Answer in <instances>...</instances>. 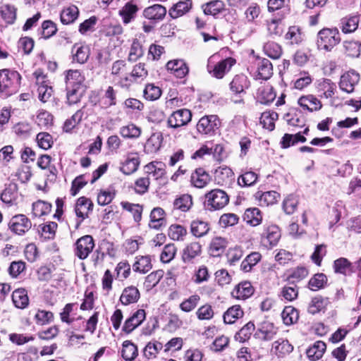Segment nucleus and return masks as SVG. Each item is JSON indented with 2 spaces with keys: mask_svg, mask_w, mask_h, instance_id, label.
Returning <instances> with one entry per match:
<instances>
[{
  "mask_svg": "<svg viewBox=\"0 0 361 361\" xmlns=\"http://www.w3.org/2000/svg\"><path fill=\"white\" fill-rule=\"evenodd\" d=\"M163 345L159 342H149L144 348L143 353L147 359L155 358L158 353L162 349Z\"/></svg>",
  "mask_w": 361,
  "mask_h": 361,
  "instance_id": "nucleus-60",
  "label": "nucleus"
},
{
  "mask_svg": "<svg viewBox=\"0 0 361 361\" xmlns=\"http://www.w3.org/2000/svg\"><path fill=\"white\" fill-rule=\"evenodd\" d=\"M210 175L202 168L197 169L191 175L192 184L198 188H203L211 181Z\"/></svg>",
  "mask_w": 361,
  "mask_h": 361,
  "instance_id": "nucleus-14",
  "label": "nucleus"
},
{
  "mask_svg": "<svg viewBox=\"0 0 361 361\" xmlns=\"http://www.w3.org/2000/svg\"><path fill=\"white\" fill-rule=\"evenodd\" d=\"M192 4L191 0L179 1L169 10V15L173 18H177L182 16L190 11L192 8Z\"/></svg>",
  "mask_w": 361,
  "mask_h": 361,
  "instance_id": "nucleus-32",
  "label": "nucleus"
},
{
  "mask_svg": "<svg viewBox=\"0 0 361 361\" xmlns=\"http://www.w3.org/2000/svg\"><path fill=\"white\" fill-rule=\"evenodd\" d=\"M166 13V9L160 4H154L144 10L143 15L145 18L151 20H161Z\"/></svg>",
  "mask_w": 361,
  "mask_h": 361,
  "instance_id": "nucleus-23",
  "label": "nucleus"
},
{
  "mask_svg": "<svg viewBox=\"0 0 361 361\" xmlns=\"http://www.w3.org/2000/svg\"><path fill=\"white\" fill-rule=\"evenodd\" d=\"M220 126V121L216 115L202 116L197 123V130L202 135H212Z\"/></svg>",
  "mask_w": 361,
  "mask_h": 361,
  "instance_id": "nucleus-4",
  "label": "nucleus"
},
{
  "mask_svg": "<svg viewBox=\"0 0 361 361\" xmlns=\"http://www.w3.org/2000/svg\"><path fill=\"white\" fill-rule=\"evenodd\" d=\"M139 164L138 157L128 154L126 159L121 163L120 171L126 175H130L137 170Z\"/></svg>",
  "mask_w": 361,
  "mask_h": 361,
  "instance_id": "nucleus-24",
  "label": "nucleus"
},
{
  "mask_svg": "<svg viewBox=\"0 0 361 361\" xmlns=\"http://www.w3.org/2000/svg\"><path fill=\"white\" fill-rule=\"evenodd\" d=\"M21 77L15 71L0 70V92L12 93L16 92L20 85Z\"/></svg>",
  "mask_w": 361,
  "mask_h": 361,
  "instance_id": "nucleus-3",
  "label": "nucleus"
},
{
  "mask_svg": "<svg viewBox=\"0 0 361 361\" xmlns=\"http://www.w3.org/2000/svg\"><path fill=\"white\" fill-rule=\"evenodd\" d=\"M51 204L42 200H38L32 204V214L35 217H40L50 213Z\"/></svg>",
  "mask_w": 361,
  "mask_h": 361,
  "instance_id": "nucleus-46",
  "label": "nucleus"
},
{
  "mask_svg": "<svg viewBox=\"0 0 361 361\" xmlns=\"http://www.w3.org/2000/svg\"><path fill=\"white\" fill-rule=\"evenodd\" d=\"M235 60L233 58H227L216 63L214 66L211 64V61H209L207 65V71L209 74L217 79H221L226 73L230 71L231 67L235 64Z\"/></svg>",
  "mask_w": 361,
  "mask_h": 361,
  "instance_id": "nucleus-5",
  "label": "nucleus"
},
{
  "mask_svg": "<svg viewBox=\"0 0 361 361\" xmlns=\"http://www.w3.org/2000/svg\"><path fill=\"white\" fill-rule=\"evenodd\" d=\"M166 68L173 71L177 78H183L188 73V68L182 60L170 61L166 63Z\"/></svg>",
  "mask_w": 361,
  "mask_h": 361,
  "instance_id": "nucleus-26",
  "label": "nucleus"
},
{
  "mask_svg": "<svg viewBox=\"0 0 361 361\" xmlns=\"http://www.w3.org/2000/svg\"><path fill=\"white\" fill-rule=\"evenodd\" d=\"M257 98L261 104H269L276 98V93L271 86H262L257 90Z\"/></svg>",
  "mask_w": 361,
  "mask_h": 361,
  "instance_id": "nucleus-25",
  "label": "nucleus"
},
{
  "mask_svg": "<svg viewBox=\"0 0 361 361\" xmlns=\"http://www.w3.org/2000/svg\"><path fill=\"white\" fill-rule=\"evenodd\" d=\"M227 240L224 238L221 237H215L212 239L210 246H209V252L210 254L214 257L219 256L222 254L226 246H227Z\"/></svg>",
  "mask_w": 361,
  "mask_h": 361,
  "instance_id": "nucleus-36",
  "label": "nucleus"
},
{
  "mask_svg": "<svg viewBox=\"0 0 361 361\" xmlns=\"http://www.w3.org/2000/svg\"><path fill=\"white\" fill-rule=\"evenodd\" d=\"M192 205V196L188 194H184L180 196L173 202L174 208L184 212L188 211Z\"/></svg>",
  "mask_w": 361,
  "mask_h": 361,
  "instance_id": "nucleus-47",
  "label": "nucleus"
},
{
  "mask_svg": "<svg viewBox=\"0 0 361 361\" xmlns=\"http://www.w3.org/2000/svg\"><path fill=\"white\" fill-rule=\"evenodd\" d=\"M192 119V113L189 109H181L173 112L167 120L168 126L173 128L186 126Z\"/></svg>",
  "mask_w": 361,
  "mask_h": 361,
  "instance_id": "nucleus-6",
  "label": "nucleus"
},
{
  "mask_svg": "<svg viewBox=\"0 0 361 361\" xmlns=\"http://www.w3.org/2000/svg\"><path fill=\"white\" fill-rule=\"evenodd\" d=\"M8 227L13 233L17 235H23L31 228L32 223L26 216L18 214L11 219Z\"/></svg>",
  "mask_w": 361,
  "mask_h": 361,
  "instance_id": "nucleus-7",
  "label": "nucleus"
},
{
  "mask_svg": "<svg viewBox=\"0 0 361 361\" xmlns=\"http://www.w3.org/2000/svg\"><path fill=\"white\" fill-rule=\"evenodd\" d=\"M35 75L37 80L36 83L38 85V97L42 102H46L52 94V88L47 84L46 81H44V75L40 74L38 71L35 73Z\"/></svg>",
  "mask_w": 361,
  "mask_h": 361,
  "instance_id": "nucleus-12",
  "label": "nucleus"
},
{
  "mask_svg": "<svg viewBox=\"0 0 361 361\" xmlns=\"http://www.w3.org/2000/svg\"><path fill=\"white\" fill-rule=\"evenodd\" d=\"M144 54V50L141 43L137 39H134L130 52L128 54V61L134 62L142 57Z\"/></svg>",
  "mask_w": 361,
  "mask_h": 361,
  "instance_id": "nucleus-57",
  "label": "nucleus"
},
{
  "mask_svg": "<svg viewBox=\"0 0 361 361\" xmlns=\"http://www.w3.org/2000/svg\"><path fill=\"white\" fill-rule=\"evenodd\" d=\"M161 94V90L158 86L154 84H148L145 86L144 90V97L146 99L149 101H154L158 99Z\"/></svg>",
  "mask_w": 361,
  "mask_h": 361,
  "instance_id": "nucleus-63",
  "label": "nucleus"
},
{
  "mask_svg": "<svg viewBox=\"0 0 361 361\" xmlns=\"http://www.w3.org/2000/svg\"><path fill=\"white\" fill-rule=\"evenodd\" d=\"M273 74V67L269 59H263L258 61L257 77L259 79L268 80Z\"/></svg>",
  "mask_w": 361,
  "mask_h": 361,
  "instance_id": "nucleus-30",
  "label": "nucleus"
},
{
  "mask_svg": "<svg viewBox=\"0 0 361 361\" xmlns=\"http://www.w3.org/2000/svg\"><path fill=\"white\" fill-rule=\"evenodd\" d=\"M273 350L279 356H283L292 352L293 347L287 340L279 339L273 343Z\"/></svg>",
  "mask_w": 361,
  "mask_h": 361,
  "instance_id": "nucleus-45",
  "label": "nucleus"
},
{
  "mask_svg": "<svg viewBox=\"0 0 361 361\" xmlns=\"http://www.w3.org/2000/svg\"><path fill=\"white\" fill-rule=\"evenodd\" d=\"M298 104L303 109L310 112L319 111L322 107L321 101L314 94L301 96L298 100Z\"/></svg>",
  "mask_w": 361,
  "mask_h": 361,
  "instance_id": "nucleus-11",
  "label": "nucleus"
},
{
  "mask_svg": "<svg viewBox=\"0 0 361 361\" xmlns=\"http://www.w3.org/2000/svg\"><path fill=\"white\" fill-rule=\"evenodd\" d=\"M280 238L281 233L279 228L275 225L267 226L262 234L263 242L268 243L270 246L276 245Z\"/></svg>",
  "mask_w": 361,
  "mask_h": 361,
  "instance_id": "nucleus-15",
  "label": "nucleus"
},
{
  "mask_svg": "<svg viewBox=\"0 0 361 361\" xmlns=\"http://www.w3.org/2000/svg\"><path fill=\"white\" fill-rule=\"evenodd\" d=\"M92 203L91 200L85 197H80L75 205V212L77 216L81 218V221L88 216L90 211L92 210Z\"/></svg>",
  "mask_w": 361,
  "mask_h": 361,
  "instance_id": "nucleus-18",
  "label": "nucleus"
},
{
  "mask_svg": "<svg viewBox=\"0 0 361 361\" xmlns=\"http://www.w3.org/2000/svg\"><path fill=\"white\" fill-rule=\"evenodd\" d=\"M137 11V7L135 5L128 3L122 10L120 11V15L123 18V23L126 24L129 23L135 17Z\"/></svg>",
  "mask_w": 361,
  "mask_h": 361,
  "instance_id": "nucleus-59",
  "label": "nucleus"
},
{
  "mask_svg": "<svg viewBox=\"0 0 361 361\" xmlns=\"http://www.w3.org/2000/svg\"><path fill=\"white\" fill-rule=\"evenodd\" d=\"M262 255L259 252H253L248 255L242 262L240 268L243 271L248 272L256 265L261 259Z\"/></svg>",
  "mask_w": 361,
  "mask_h": 361,
  "instance_id": "nucleus-48",
  "label": "nucleus"
},
{
  "mask_svg": "<svg viewBox=\"0 0 361 361\" xmlns=\"http://www.w3.org/2000/svg\"><path fill=\"white\" fill-rule=\"evenodd\" d=\"M359 23L360 17L358 16L345 18L341 20L340 27L343 32L350 33L357 30Z\"/></svg>",
  "mask_w": 361,
  "mask_h": 361,
  "instance_id": "nucleus-37",
  "label": "nucleus"
},
{
  "mask_svg": "<svg viewBox=\"0 0 361 361\" xmlns=\"http://www.w3.org/2000/svg\"><path fill=\"white\" fill-rule=\"evenodd\" d=\"M72 52L73 59L80 63H84L87 61L90 56V49L87 46L75 44L73 47Z\"/></svg>",
  "mask_w": 361,
  "mask_h": 361,
  "instance_id": "nucleus-39",
  "label": "nucleus"
},
{
  "mask_svg": "<svg viewBox=\"0 0 361 361\" xmlns=\"http://www.w3.org/2000/svg\"><path fill=\"white\" fill-rule=\"evenodd\" d=\"M341 40L337 28H323L317 33V46L319 50L331 51Z\"/></svg>",
  "mask_w": 361,
  "mask_h": 361,
  "instance_id": "nucleus-1",
  "label": "nucleus"
},
{
  "mask_svg": "<svg viewBox=\"0 0 361 361\" xmlns=\"http://www.w3.org/2000/svg\"><path fill=\"white\" fill-rule=\"evenodd\" d=\"M244 219L250 225L255 226L259 225L262 219L260 210L258 208H249L245 210Z\"/></svg>",
  "mask_w": 361,
  "mask_h": 361,
  "instance_id": "nucleus-40",
  "label": "nucleus"
},
{
  "mask_svg": "<svg viewBox=\"0 0 361 361\" xmlns=\"http://www.w3.org/2000/svg\"><path fill=\"white\" fill-rule=\"evenodd\" d=\"M202 8L205 15L216 16L224 10L225 4L221 0H214L203 4Z\"/></svg>",
  "mask_w": 361,
  "mask_h": 361,
  "instance_id": "nucleus-34",
  "label": "nucleus"
},
{
  "mask_svg": "<svg viewBox=\"0 0 361 361\" xmlns=\"http://www.w3.org/2000/svg\"><path fill=\"white\" fill-rule=\"evenodd\" d=\"M326 348L324 342L321 341H317L307 350V356L312 361L318 360L323 356Z\"/></svg>",
  "mask_w": 361,
  "mask_h": 361,
  "instance_id": "nucleus-29",
  "label": "nucleus"
},
{
  "mask_svg": "<svg viewBox=\"0 0 361 361\" xmlns=\"http://www.w3.org/2000/svg\"><path fill=\"white\" fill-rule=\"evenodd\" d=\"M121 135L125 138L135 139L140 137L141 129L133 123L122 126L119 130Z\"/></svg>",
  "mask_w": 361,
  "mask_h": 361,
  "instance_id": "nucleus-49",
  "label": "nucleus"
},
{
  "mask_svg": "<svg viewBox=\"0 0 361 361\" xmlns=\"http://www.w3.org/2000/svg\"><path fill=\"white\" fill-rule=\"evenodd\" d=\"M359 80V74L355 71H349L341 76L339 87L343 92L348 94L352 93L354 92L355 87L357 85Z\"/></svg>",
  "mask_w": 361,
  "mask_h": 361,
  "instance_id": "nucleus-9",
  "label": "nucleus"
},
{
  "mask_svg": "<svg viewBox=\"0 0 361 361\" xmlns=\"http://www.w3.org/2000/svg\"><path fill=\"white\" fill-rule=\"evenodd\" d=\"M187 235L186 228L178 224H173L169 227V236L173 240H183Z\"/></svg>",
  "mask_w": 361,
  "mask_h": 361,
  "instance_id": "nucleus-56",
  "label": "nucleus"
},
{
  "mask_svg": "<svg viewBox=\"0 0 361 361\" xmlns=\"http://www.w3.org/2000/svg\"><path fill=\"white\" fill-rule=\"evenodd\" d=\"M146 173L155 179L163 178L165 174V164L161 162H151L145 166Z\"/></svg>",
  "mask_w": 361,
  "mask_h": 361,
  "instance_id": "nucleus-35",
  "label": "nucleus"
},
{
  "mask_svg": "<svg viewBox=\"0 0 361 361\" xmlns=\"http://www.w3.org/2000/svg\"><path fill=\"white\" fill-rule=\"evenodd\" d=\"M94 243L91 235H85L79 238L75 243V255L80 259H86L92 252Z\"/></svg>",
  "mask_w": 361,
  "mask_h": 361,
  "instance_id": "nucleus-8",
  "label": "nucleus"
},
{
  "mask_svg": "<svg viewBox=\"0 0 361 361\" xmlns=\"http://www.w3.org/2000/svg\"><path fill=\"white\" fill-rule=\"evenodd\" d=\"M140 298V293L137 287L130 286L125 288L120 296L119 300L123 305L136 303Z\"/></svg>",
  "mask_w": 361,
  "mask_h": 361,
  "instance_id": "nucleus-13",
  "label": "nucleus"
},
{
  "mask_svg": "<svg viewBox=\"0 0 361 361\" xmlns=\"http://www.w3.org/2000/svg\"><path fill=\"white\" fill-rule=\"evenodd\" d=\"M1 14L7 23L13 24L16 18V8L12 5H4L1 8Z\"/></svg>",
  "mask_w": 361,
  "mask_h": 361,
  "instance_id": "nucleus-58",
  "label": "nucleus"
},
{
  "mask_svg": "<svg viewBox=\"0 0 361 361\" xmlns=\"http://www.w3.org/2000/svg\"><path fill=\"white\" fill-rule=\"evenodd\" d=\"M209 230L210 226L207 221L197 219L190 223V232L196 238L204 237Z\"/></svg>",
  "mask_w": 361,
  "mask_h": 361,
  "instance_id": "nucleus-20",
  "label": "nucleus"
},
{
  "mask_svg": "<svg viewBox=\"0 0 361 361\" xmlns=\"http://www.w3.org/2000/svg\"><path fill=\"white\" fill-rule=\"evenodd\" d=\"M250 86L247 78L244 75H237L230 83V88L235 94H240Z\"/></svg>",
  "mask_w": 361,
  "mask_h": 361,
  "instance_id": "nucleus-27",
  "label": "nucleus"
},
{
  "mask_svg": "<svg viewBox=\"0 0 361 361\" xmlns=\"http://www.w3.org/2000/svg\"><path fill=\"white\" fill-rule=\"evenodd\" d=\"M264 53L270 58L276 59L282 54L281 46L274 42H268L264 45Z\"/></svg>",
  "mask_w": 361,
  "mask_h": 361,
  "instance_id": "nucleus-52",
  "label": "nucleus"
},
{
  "mask_svg": "<svg viewBox=\"0 0 361 361\" xmlns=\"http://www.w3.org/2000/svg\"><path fill=\"white\" fill-rule=\"evenodd\" d=\"M285 39L291 44L300 43L302 41L300 29L297 26L290 27L285 35Z\"/></svg>",
  "mask_w": 361,
  "mask_h": 361,
  "instance_id": "nucleus-55",
  "label": "nucleus"
},
{
  "mask_svg": "<svg viewBox=\"0 0 361 361\" xmlns=\"http://www.w3.org/2000/svg\"><path fill=\"white\" fill-rule=\"evenodd\" d=\"M152 268L151 257L146 256H137L133 264V270L140 274H146Z\"/></svg>",
  "mask_w": 361,
  "mask_h": 361,
  "instance_id": "nucleus-22",
  "label": "nucleus"
},
{
  "mask_svg": "<svg viewBox=\"0 0 361 361\" xmlns=\"http://www.w3.org/2000/svg\"><path fill=\"white\" fill-rule=\"evenodd\" d=\"M243 311L240 305H233L228 308L224 314V321L226 324H233L236 319L242 317Z\"/></svg>",
  "mask_w": 361,
  "mask_h": 361,
  "instance_id": "nucleus-42",
  "label": "nucleus"
},
{
  "mask_svg": "<svg viewBox=\"0 0 361 361\" xmlns=\"http://www.w3.org/2000/svg\"><path fill=\"white\" fill-rule=\"evenodd\" d=\"M84 80L85 77L81 74V73L78 70H69L67 71V74L66 76V88H84L82 85Z\"/></svg>",
  "mask_w": 361,
  "mask_h": 361,
  "instance_id": "nucleus-17",
  "label": "nucleus"
},
{
  "mask_svg": "<svg viewBox=\"0 0 361 361\" xmlns=\"http://www.w3.org/2000/svg\"><path fill=\"white\" fill-rule=\"evenodd\" d=\"M162 135L160 133H153L147 140L145 145V150L147 153H154L161 147L162 142Z\"/></svg>",
  "mask_w": 361,
  "mask_h": 361,
  "instance_id": "nucleus-33",
  "label": "nucleus"
},
{
  "mask_svg": "<svg viewBox=\"0 0 361 361\" xmlns=\"http://www.w3.org/2000/svg\"><path fill=\"white\" fill-rule=\"evenodd\" d=\"M121 355L126 361L133 360L137 355V346L130 341H126L123 343Z\"/></svg>",
  "mask_w": 361,
  "mask_h": 361,
  "instance_id": "nucleus-44",
  "label": "nucleus"
},
{
  "mask_svg": "<svg viewBox=\"0 0 361 361\" xmlns=\"http://www.w3.org/2000/svg\"><path fill=\"white\" fill-rule=\"evenodd\" d=\"M122 207L126 211L130 212L136 222H139L142 219V207L139 204H133L128 202H121Z\"/></svg>",
  "mask_w": 361,
  "mask_h": 361,
  "instance_id": "nucleus-53",
  "label": "nucleus"
},
{
  "mask_svg": "<svg viewBox=\"0 0 361 361\" xmlns=\"http://www.w3.org/2000/svg\"><path fill=\"white\" fill-rule=\"evenodd\" d=\"M327 282V278L324 274H315L310 281L309 286L312 290L316 291L324 288Z\"/></svg>",
  "mask_w": 361,
  "mask_h": 361,
  "instance_id": "nucleus-62",
  "label": "nucleus"
},
{
  "mask_svg": "<svg viewBox=\"0 0 361 361\" xmlns=\"http://www.w3.org/2000/svg\"><path fill=\"white\" fill-rule=\"evenodd\" d=\"M255 329V325L252 322L246 324L235 336L236 340L243 343L248 340Z\"/></svg>",
  "mask_w": 361,
  "mask_h": 361,
  "instance_id": "nucleus-64",
  "label": "nucleus"
},
{
  "mask_svg": "<svg viewBox=\"0 0 361 361\" xmlns=\"http://www.w3.org/2000/svg\"><path fill=\"white\" fill-rule=\"evenodd\" d=\"M79 14L78 8L75 6H71L64 8L61 13V21L63 24H70L77 19Z\"/></svg>",
  "mask_w": 361,
  "mask_h": 361,
  "instance_id": "nucleus-41",
  "label": "nucleus"
},
{
  "mask_svg": "<svg viewBox=\"0 0 361 361\" xmlns=\"http://www.w3.org/2000/svg\"><path fill=\"white\" fill-rule=\"evenodd\" d=\"M281 317L286 325H291L298 320L299 313L295 308L287 306L283 309Z\"/></svg>",
  "mask_w": 361,
  "mask_h": 361,
  "instance_id": "nucleus-43",
  "label": "nucleus"
},
{
  "mask_svg": "<svg viewBox=\"0 0 361 361\" xmlns=\"http://www.w3.org/2000/svg\"><path fill=\"white\" fill-rule=\"evenodd\" d=\"M164 210L160 207L154 208L150 214L149 226L155 230H159L165 224Z\"/></svg>",
  "mask_w": 361,
  "mask_h": 361,
  "instance_id": "nucleus-21",
  "label": "nucleus"
},
{
  "mask_svg": "<svg viewBox=\"0 0 361 361\" xmlns=\"http://www.w3.org/2000/svg\"><path fill=\"white\" fill-rule=\"evenodd\" d=\"M163 276L164 271L161 269L152 271L145 277L144 286L147 290H151L158 284Z\"/></svg>",
  "mask_w": 361,
  "mask_h": 361,
  "instance_id": "nucleus-50",
  "label": "nucleus"
},
{
  "mask_svg": "<svg viewBox=\"0 0 361 361\" xmlns=\"http://www.w3.org/2000/svg\"><path fill=\"white\" fill-rule=\"evenodd\" d=\"M253 288L248 281H244L237 285L231 292L233 297L237 299L245 300L253 294Z\"/></svg>",
  "mask_w": 361,
  "mask_h": 361,
  "instance_id": "nucleus-19",
  "label": "nucleus"
},
{
  "mask_svg": "<svg viewBox=\"0 0 361 361\" xmlns=\"http://www.w3.org/2000/svg\"><path fill=\"white\" fill-rule=\"evenodd\" d=\"M319 91L322 92L321 97L331 98L336 90V85L329 79H322L318 85Z\"/></svg>",
  "mask_w": 361,
  "mask_h": 361,
  "instance_id": "nucleus-38",
  "label": "nucleus"
},
{
  "mask_svg": "<svg viewBox=\"0 0 361 361\" xmlns=\"http://www.w3.org/2000/svg\"><path fill=\"white\" fill-rule=\"evenodd\" d=\"M276 333L277 328L272 323L264 322L262 324L257 334L262 340L270 341L274 338Z\"/></svg>",
  "mask_w": 361,
  "mask_h": 361,
  "instance_id": "nucleus-31",
  "label": "nucleus"
},
{
  "mask_svg": "<svg viewBox=\"0 0 361 361\" xmlns=\"http://www.w3.org/2000/svg\"><path fill=\"white\" fill-rule=\"evenodd\" d=\"M258 197L261 205L269 206L277 202L279 194L276 191H267L260 194Z\"/></svg>",
  "mask_w": 361,
  "mask_h": 361,
  "instance_id": "nucleus-61",
  "label": "nucleus"
},
{
  "mask_svg": "<svg viewBox=\"0 0 361 361\" xmlns=\"http://www.w3.org/2000/svg\"><path fill=\"white\" fill-rule=\"evenodd\" d=\"M18 196V187L16 184H10L1 193V200L7 204H11Z\"/></svg>",
  "mask_w": 361,
  "mask_h": 361,
  "instance_id": "nucleus-54",
  "label": "nucleus"
},
{
  "mask_svg": "<svg viewBox=\"0 0 361 361\" xmlns=\"http://www.w3.org/2000/svg\"><path fill=\"white\" fill-rule=\"evenodd\" d=\"M328 302L327 298H324L321 296L314 297L309 305L308 312L312 314H314L323 310L328 305Z\"/></svg>",
  "mask_w": 361,
  "mask_h": 361,
  "instance_id": "nucleus-51",
  "label": "nucleus"
},
{
  "mask_svg": "<svg viewBox=\"0 0 361 361\" xmlns=\"http://www.w3.org/2000/svg\"><path fill=\"white\" fill-rule=\"evenodd\" d=\"M202 245L198 242L188 243L183 250L182 259L185 263L190 262L193 259L200 255Z\"/></svg>",
  "mask_w": 361,
  "mask_h": 361,
  "instance_id": "nucleus-16",
  "label": "nucleus"
},
{
  "mask_svg": "<svg viewBox=\"0 0 361 361\" xmlns=\"http://www.w3.org/2000/svg\"><path fill=\"white\" fill-rule=\"evenodd\" d=\"M146 313L142 309L137 310L133 314L127 319L123 326V331L127 334L131 333L140 326L145 319Z\"/></svg>",
  "mask_w": 361,
  "mask_h": 361,
  "instance_id": "nucleus-10",
  "label": "nucleus"
},
{
  "mask_svg": "<svg viewBox=\"0 0 361 361\" xmlns=\"http://www.w3.org/2000/svg\"><path fill=\"white\" fill-rule=\"evenodd\" d=\"M229 202L228 195L222 190L214 189L205 194L204 206L209 211L224 208Z\"/></svg>",
  "mask_w": 361,
  "mask_h": 361,
  "instance_id": "nucleus-2",
  "label": "nucleus"
},
{
  "mask_svg": "<svg viewBox=\"0 0 361 361\" xmlns=\"http://www.w3.org/2000/svg\"><path fill=\"white\" fill-rule=\"evenodd\" d=\"M12 300L17 308H25L29 304L27 290L24 288L16 289L13 292Z\"/></svg>",
  "mask_w": 361,
  "mask_h": 361,
  "instance_id": "nucleus-28",
  "label": "nucleus"
}]
</instances>
